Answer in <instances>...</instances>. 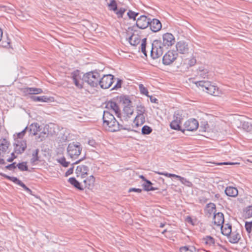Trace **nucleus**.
I'll list each match as a JSON object with an SVG mask.
<instances>
[{"instance_id": "nucleus-1", "label": "nucleus", "mask_w": 252, "mask_h": 252, "mask_svg": "<svg viewBox=\"0 0 252 252\" xmlns=\"http://www.w3.org/2000/svg\"><path fill=\"white\" fill-rule=\"evenodd\" d=\"M162 39L163 42L160 40H155L152 44L151 56L153 59L158 58L163 54L164 48L171 46L175 42L173 35L168 32L163 34Z\"/></svg>"}, {"instance_id": "nucleus-2", "label": "nucleus", "mask_w": 252, "mask_h": 252, "mask_svg": "<svg viewBox=\"0 0 252 252\" xmlns=\"http://www.w3.org/2000/svg\"><path fill=\"white\" fill-rule=\"evenodd\" d=\"M102 119L103 127L109 131L116 132L121 129L136 131L131 129L130 127L124 126L121 123L117 121L114 115L108 111H104Z\"/></svg>"}, {"instance_id": "nucleus-3", "label": "nucleus", "mask_w": 252, "mask_h": 252, "mask_svg": "<svg viewBox=\"0 0 252 252\" xmlns=\"http://www.w3.org/2000/svg\"><path fill=\"white\" fill-rule=\"evenodd\" d=\"M100 75L97 71H92L84 74L82 80L92 87H96L99 82Z\"/></svg>"}, {"instance_id": "nucleus-4", "label": "nucleus", "mask_w": 252, "mask_h": 252, "mask_svg": "<svg viewBox=\"0 0 252 252\" xmlns=\"http://www.w3.org/2000/svg\"><path fill=\"white\" fill-rule=\"evenodd\" d=\"M82 150V147L78 142L70 143L67 148L68 156L71 158H77L80 155Z\"/></svg>"}, {"instance_id": "nucleus-5", "label": "nucleus", "mask_w": 252, "mask_h": 252, "mask_svg": "<svg viewBox=\"0 0 252 252\" xmlns=\"http://www.w3.org/2000/svg\"><path fill=\"white\" fill-rule=\"evenodd\" d=\"M182 120V115L179 112H175L173 115V120L170 124L171 128L176 130L181 131L183 133H184V130H183L181 126Z\"/></svg>"}, {"instance_id": "nucleus-6", "label": "nucleus", "mask_w": 252, "mask_h": 252, "mask_svg": "<svg viewBox=\"0 0 252 252\" xmlns=\"http://www.w3.org/2000/svg\"><path fill=\"white\" fill-rule=\"evenodd\" d=\"M114 79L115 78L113 75L110 74L104 75L102 77L100 78L98 85L102 89H108L113 83Z\"/></svg>"}, {"instance_id": "nucleus-7", "label": "nucleus", "mask_w": 252, "mask_h": 252, "mask_svg": "<svg viewBox=\"0 0 252 252\" xmlns=\"http://www.w3.org/2000/svg\"><path fill=\"white\" fill-rule=\"evenodd\" d=\"M185 128L183 129L185 131H193L196 130L199 126L198 121L195 119H190L187 120L184 124Z\"/></svg>"}, {"instance_id": "nucleus-8", "label": "nucleus", "mask_w": 252, "mask_h": 252, "mask_svg": "<svg viewBox=\"0 0 252 252\" xmlns=\"http://www.w3.org/2000/svg\"><path fill=\"white\" fill-rule=\"evenodd\" d=\"M178 54L173 51H168L162 58V63L164 65L171 64L177 58Z\"/></svg>"}, {"instance_id": "nucleus-9", "label": "nucleus", "mask_w": 252, "mask_h": 252, "mask_svg": "<svg viewBox=\"0 0 252 252\" xmlns=\"http://www.w3.org/2000/svg\"><path fill=\"white\" fill-rule=\"evenodd\" d=\"M151 19L145 15H141L136 20V26L139 29L147 28L150 23Z\"/></svg>"}, {"instance_id": "nucleus-10", "label": "nucleus", "mask_w": 252, "mask_h": 252, "mask_svg": "<svg viewBox=\"0 0 252 252\" xmlns=\"http://www.w3.org/2000/svg\"><path fill=\"white\" fill-rule=\"evenodd\" d=\"M71 78L75 86L79 89L83 87V81L81 80V76L79 75L78 71H74L71 73Z\"/></svg>"}, {"instance_id": "nucleus-11", "label": "nucleus", "mask_w": 252, "mask_h": 252, "mask_svg": "<svg viewBox=\"0 0 252 252\" xmlns=\"http://www.w3.org/2000/svg\"><path fill=\"white\" fill-rule=\"evenodd\" d=\"M14 152L20 154L24 152L27 148V144L26 141L22 140H17V143L14 144Z\"/></svg>"}, {"instance_id": "nucleus-12", "label": "nucleus", "mask_w": 252, "mask_h": 252, "mask_svg": "<svg viewBox=\"0 0 252 252\" xmlns=\"http://www.w3.org/2000/svg\"><path fill=\"white\" fill-rule=\"evenodd\" d=\"M106 108L113 111L118 117H120L121 111L119 107L115 101L112 100L108 101L106 105Z\"/></svg>"}, {"instance_id": "nucleus-13", "label": "nucleus", "mask_w": 252, "mask_h": 252, "mask_svg": "<svg viewBox=\"0 0 252 252\" xmlns=\"http://www.w3.org/2000/svg\"><path fill=\"white\" fill-rule=\"evenodd\" d=\"M151 31L154 32H158L162 27L160 21L157 19H151L150 23L149 26Z\"/></svg>"}, {"instance_id": "nucleus-14", "label": "nucleus", "mask_w": 252, "mask_h": 252, "mask_svg": "<svg viewBox=\"0 0 252 252\" xmlns=\"http://www.w3.org/2000/svg\"><path fill=\"white\" fill-rule=\"evenodd\" d=\"M88 167L84 165H79L77 167L75 173L77 177L80 176L82 178H85L87 175Z\"/></svg>"}, {"instance_id": "nucleus-15", "label": "nucleus", "mask_w": 252, "mask_h": 252, "mask_svg": "<svg viewBox=\"0 0 252 252\" xmlns=\"http://www.w3.org/2000/svg\"><path fill=\"white\" fill-rule=\"evenodd\" d=\"M177 51L181 54H186L189 51L188 44L183 41H180L176 44Z\"/></svg>"}, {"instance_id": "nucleus-16", "label": "nucleus", "mask_w": 252, "mask_h": 252, "mask_svg": "<svg viewBox=\"0 0 252 252\" xmlns=\"http://www.w3.org/2000/svg\"><path fill=\"white\" fill-rule=\"evenodd\" d=\"M0 175L2 177L8 179V180L13 182L15 184L18 185L19 186H21L25 190H26V189H28V187L21 181L19 180L17 177H11L3 173H1Z\"/></svg>"}, {"instance_id": "nucleus-17", "label": "nucleus", "mask_w": 252, "mask_h": 252, "mask_svg": "<svg viewBox=\"0 0 252 252\" xmlns=\"http://www.w3.org/2000/svg\"><path fill=\"white\" fill-rule=\"evenodd\" d=\"M0 175L2 177L8 179V180L13 182L15 184L18 185L19 186H21L25 190H26V189H28V187L21 181L19 180L17 177H11L3 173H1Z\"/></svg>"}, {"instance_id": "nucleus-18", "label": "nucleus", "mask_w": 252, "mask_h": 252, "mask_svg": "<svg viewBox=\"0 0 252 252\" xmlns=\"http://www.w3.org/2000/svg\"><path fill=\"white\" fill-rule=\"evenodd\" d=\"M213 220L214 224L220 226L224 223L223 214L221 212L214 213Z\"/></svg>"}, {"instance_id": "nucleus-19", "label": "nucleus", "mask_w": 252, "mask_h": 252, "mask_svg": "<svg viewBox=\"0 0 252 252\" xmlns=\"http://www.w3.org/2000/svg\"><path fill=\"white\" fill-rule=\"evenodd\" d=\"M206 92L214 96H219L220 94L218 87L212 85L210 83L207 88Z\"/></svg>"}, {"instance_id": "nucleus-20", "label": "nucleus", "mask_w": 252, "mask_h": 252, "mask_svg": "<svg viewBox=\"0 0 252 252\" xmlns=\"http://www.w3.org/2000/svg\"><path fill=\"white\" fill-rule=\"evenodd\" d=\"M224 191L226 195L230 197H236L238 194L237 188L231 186L227 187Z\"/></svg>"}, {"instance_id": "nucleus-21", "label": "nucleus", "mask_w": 252, "mask_h": 252, "mask_svg": "<svg viewBox=\"0 0 252 252\" xmlns=\"http://www.w3.org/2000/svg\"><path fill=\"white\" fill-rule=\"evenodd\" d=\"M68 182L72 185L74 188L79 190H84L83 185H81L74 177L69 178Z\"/></svg>"}, {"instance_id": "nucleus-22", "label": "nucleus", "mask_w": 252, "mask_h": 252, "mask_svg": "<svg viewBox=\"0 0 252 252\" xmlns=\"http://www.w3.org/2000/svg\"><path fill=\"white\" fill-rule=\"evenodd\" d=\"M24 93L25 94H37L42 93V90L40 88H26L24 90Z\"/></svg>"}, {"instance_id": "nucleus-23", "label": "nucleus", "mask_w": 252, "mask_h": 252, "mask_svg": "<svg viewBox=\"0 0 252 252\" xmlns=\"http://www.w3.org/2000/svg\"><path fill=\"white\" fill-rule=\"evenodd\" d=\"M229 241L231 243L235 244L238 242L241 238L240 234L237 232H233L228 236Z\"/></svg>"}, {"instance_id": "nucleus-24", "label": "nucleus", "mask_w": 252, "mask_h": 252, "mask_svg": "<svg viewBox=\"0 0 252 252\" xmlns=\"http://www.w3.org/2000/svg\"><path fill=\"white\" fill-rule=\"evenodd\" d=\"M180 252H204L201 250H197L194 246H186L180 248Z\"/></svg>"}, {"instance_id": "nucleus-25", "label": "nucleus", "mask_w": 252, "mask_h": 252, "mask_svg": "<svg viewBox=\"0 0 252 252\" xmlns=\"http://www.w3.org/2000/svg\"><path fill=\"white\" fill-rule=\"evenodd\" d=\"M221 226V233L225 236H228L231 233V225L226 223L224 225L222 224Z\"/></svg>"}, {"instance_id": "nucleus-26", "label": "nucleus", "mask_w": 252, "mask_h": 252, "mask_svg": "<svg viewBox=\"0 0 252 252\" xmlns=\"http://www.w3.org/2000/svg\"><path fill=\"white\" fill-rule=\"evenodd\" d=\"M242 127L244 130L249 132L248 136L252 139V125L248 122H244L242 123Z\"/></svg>"}, {"instance_id": "nucleus-27", "label": "nucleus", "mask_w": 252, "mask_h": 252, "mask_svg": "<svg viewBox=\"0 0 252 252\" xmlns=\"http://www.w3.org/2000/svg\"><path fill=\"white\" fill-rule=\"evenodd\" d=\"M29 129L30 134L35 135L39 131L40 127L37 123H33L30 126Z\"/></svg>"}, {"instance_id": "nucleus-28", "label": "nucleus", "mask_w": 252, "mask_h": 252, "mask_svg": "<svg viewBox=\"0 0 252 252\" xmlns=\"http://www.w3.org/2000/svg\"><path fill=\"white\" fill-rule=\"evenodd\" d=\"M153 183L149 180H146L144 183L142 184L144 189L145 191H153L158 189V188H155L152 186Z\"/></svg>"}, {"instance_id": "nucleus-29", "label": "nucleus", "mask_w": 252, "mask_h": 252, "mask_svg": "<svg viewBox=\"0 0 252 252\" xmlns=\"http://www.w3.org/2000/svg\"><path fill=\"white\" fill-rule=\"evenodd\" d=\"M119 100L121 102L125 104V106H130L131 101L129 96L126 95H122L119 97Z\"/></svg>"}, {"instance_id": "nucleus-30", "label": "nucleus", "mask_w": 252, "mask_h": 252, "mask_svg": "<svg viewBox=\"0 0 252 252\" xmlns=\"http://www.w3.org/2000/svg\"><path fill=\"white\" fill-rule=\"evenodd\" d=\"M203 242L209 246H214L215 245L214 238L210 236H207L203 239Z\"/></svg>"}, {"instance_id": "nucleus-31", "label": "nucleus", "mask_w": 252, "mask_h": 252, "mask_svg": "<svg viewBox=\"0 0 252 252\" xmlns=\"http://www.w3.org/2000/svg\"><path fill=\"white\" fill-rule=\"evenodd\" d=\"M136 110L137 115L136 117L135 118V121H136V119L137 117H142L143 118V120L144 119V115L145 111V107L142 106V105H138L136 107Z\"/></svg>"}, {"instance_id": "nucleus-32", "label": "nucleus", "mask_w": 252, "mask_h": 252, "mask_svg": "<svg viewBox=\"0 0 252 252\" xmlns=\"http://www.w3.org/2000/svg\"><path fill=\"white\" fill-rule=\"evenodd\" d=\"M210 82L205 81H199L195 82L196 86L200 87L202 89L203 91H205L207 90V88L209 86Z\"/></svg>"}, {"instance_id": "nucleus-33", "label": "nucleus", "mask_w": 252, "mask_h": 252, "mask_svg": "<svg viewBox=\"0 0 252 252\" xmlns=\"http://www.w3.org/2000/svg\"><path fill=\"white\" fill-rule=\"evenodd\" d=\"M9 143L5 139L0 140V151L5 152L8 149Z\"/></svg>"}, {"instance_id": "nucleus-34", "label": "nucleus", "mask_w": 252, "mask_h": 252, "mask_svg": "<svg viewBox=\"0 0 252 252\" xmlns=\"http://www.w3.org/2000/svg\"><path fill=\"white\" fill-rule=\"evenodd\" d=\"M31 98L35 102H47L49 100V98L46 96H36L34 95H32L31 96Z\"/></svg>"}, {"instance_id": "nucleus-35", "label": "nucleus", "mask_w": 252, "mask_h": 252, "mask_svg": "<svg viewBox=\"0 0 252 252\" xmlns=\"http://www.w3.org/2000/svg\"><path fill=\"white\" fill-rule=\"evenodd\" d=\"M140 39L138 37H134L133 36H130L128 38L129 43L132 46H136L139 43Z\"/></svg>"}, {"instance_id": "nucleus-36", "label": "nucleus", "mask_w": 252, "mask_h": 252, "mask_svg": "<svg viewBox=\"0 0 252 252\" xmlns=\"http://www.w3.org/2000/svg\"><path fill=\"white\" fill-rule=\"evenodd\" d=\"M153 131L152 128L147 125L144 126L141 129V133L143 135H148Z\"/></svg>"}, {"instance_id": "nucleus-37", "label": "nucleus", "mask_w": 252, "mask_h": 252, "mask_svg": "<svg viewBox=\"0 0 252 252\" xmlns=\"http://www.w3.org/2000/svg\"><path fill=\"white\" fill-rule=\"evenodd\" d=\"M39 153V150L36 149L32 154V158L31 159V162L32 164H34L35 162L39 160V158L38 157V154Z\"/></svg>"}, {"instance_id": "nucleus-38", "label": "nucleus", "mask_w": 252, "mask_h": 252, "mask_svg": "<svg viewBox=\"0 0 252 252\" xmlns=\"http://www.w3.org/2000/svg\"><path fill=\"white\" fill-rule=\"evenodd\" d=\"M123 110L125 113L126 114L128 117H129L130 116L132 115L133 113V109H132L131 105L125 106Z\"/></svg>"}, {"instance_id": "nucleus-39", "label": "nucleus", "mask_w": 252, "mask_h": 252, "mask_svg": "<svg viewBox=\"0 0 252 252\" xmlns=\"http://www.w3.org/2000/svg\"><path fill=\"white\" fill-rule=\"evenodd\" d=\"M17 167L21 171L28 170V167L26 162H22L17 164Z\"/></svg>"}, {"instance_id": "nucleus-40", "label": "nucleus", "mask_w": 252, "mask_h": 252, "mask_svg": "<svg viewBox=\"0 0 252 252\" xmlns=\"http://www.w3.org/2000/svg\"><path fill=\"white\" fill-rule=\"evenodd\" d=\"M138 12H136L132 11L131 10H129L127 13V15L130 19H132L134 21L136 20V17L139 15Z\"/></svg>"}, {"instance_id": "nucleus-41", "label": "nucleus", "mask_w": 252, "mask_h": 252, "mask_svg": "<svg viewBox=\"0 0 252 252\" xmlns=\"http://www.w3.org/2000/svg\"><path fill=\"white\" fill-rule=\"evenodd\" d=\"M146 41L147 39L144 38L142 40V43L141 44V50L142 53L146 56H147L146 48Z\"/></svg>"}, {"instance_id": "nucleus-42", "label": "nucleus", "mask_w": 252, "mask_h": 252, "mask_svg": "<svg viewBox=\"0 0 252 252\" xmlns=\"http://www.w3.org/2000/svg\"><path fill=\"white\" fill-rule=\"evenodd\" d=\"M207 207L208 208V212L211 214L215 213V211L216 210V205L213 203H210L207 205Z\"/></svg>"}, {"instance_id": "nucleus-43", "label": "nucleus", "mask_w": 252, "mask_h": 252, "mask_svg": "<svg viewBox=\"0 0 252 252\" xmlns=\"http://www.w3.org/2000/svg\"><path fill=\"white\" fill-rule=\"evenodd\" d=\"M208 73V71L207 69L202 68V67L199 68L197 72L198 75L203 78H205L207 76Z\"/></svg>"}, {"instance_id": "nucleus-44", "label": "nucleus", "mask_w": 252, "mask_h": 252, "mask_svg": "<svg viewBox=\"0 0 252 252\" xmlns=\"http://www.w3.org/2000/svg\"><path fill=\"white\" fill-rule=\"evenodd\" d=\"M58 162L60 163L63 166L66 167L68 166L69 162L66 161L65 158L63 157L58 159Z\"/></svg>"}, {"instance_id": "nucleus-45", "label": "nucleus", "mask_w": 252, "mask_h": 252, "mask_svg": "<svg viewBox=\"0 0 252 252\" xmlns=\"http://www.w3.org/2000/svg\"><path fill=\"white\" fill-rule=\"evenodd\" d=\"M110 3L108 4V6L110 7V10L114 11L117 10V4L115 0H110Z\"/></svg>"}, {"instance_id": "nucleus-46", "label": "nucleus", "mask_w": 252, "mask_h": 252, "mask_svg": "<svg viewBox=\"0 0 252 252\" xmlns=\"http://www.w3.org/2000/svg\"><path fill=\"white\" fill-rule=\"evenodd\" d=\"M139 88L140 93L142 94H143L147 96H149V95H148L149 92H148L147 88L146 87H145L143 85L140 84L139 85Z\"/></svg>"}, {"instance_id": "nucleus-47", "label": "nucleus", "mask_w": 252, "mask_h": 252, "mask_svg": "<svg viewBox=\"0 0 252 252\" xmlns=\"http://www.w3.org/2000/svg\"><path fill=\"white\" fill-rule=\"evenodd\" d=\"M180 181L182 184L188 187H191L193 185L191 182L184 177H182Z\"/></svg>"}, {"instance_id": "nucleus-48", "label": "nucleus", "mask_w": 252, "mask_h": 252, "mask_svg": "<svg viewBox=\"0 0 252 252\" xmlns=\"http://www.w3.org/2000/svg\"><path fill=\"white\" fill-rule=\"evenodd\" d=\"M245 216L247 218L252 217V205L249 206L246 208Z\"/></svg>"}, {"instance_id": "nucleus-49", "label": "nucleus", "mask_w": 252, "mask_h": 252, "mask_svg": "<svg viewBox=\"0 0 252 252\" xmlns=\"http://www.w3.org/2000/svg\"><path fill=\"white\" fill-rule=\"evenodd\" d=\"M117 83L114 85L113 88L111 89L112 90H117L118 89H119L122 87V83H123L122 80L119 79V78H117Z\"/></svg>"}, {"instance_id": "nucleus-50", "label": "nucleus", "mask_w": 252, "mask_h": 252, "mask_svg": "<svg viewBox=\"0 0 252 252\" xmlns=\"http://www.w3.org/2000/svg\"><path fill=\"white\" fill-rule=\"evenodd\" d=\"M209 128V125L207 122H204L203 124H201L200 126V131L204 132L206 131Z\"/></svg>"}, {"instance_id": "nucleus-51", "label": "nucleus", "mask_w": 252, "mask_h": 252, "mask_svg": "<svg viewBox=\"0 0 252 252\" xmlns=\"http://www.w3.org/2000/svg\"><path fill=\"white\" fill-rule=\"evenodd\" d=\"M125 11L126 9L121 7L116 12V14L117 15L118 18H122Z\"/></svg>"}, {"instance_id": "nucleus-52", "label": "nucleus", "mask_w": 252, "mask_h": 252, "mask_svg": "<svg viewBox=\"0 0 252 252\" xmlns=\"http://www.w3.org/2000/svg\"><path fill=\"white\" fill-rule=\"evenodd\" d=\"M245 228L248 233H250L252 231V224L250 222L246 221L245 222Z\"/></svg>"}, {"instance_id": "nucleus-53", "label": "nucleus", "mask_w": 252, "mask_h": 252, "mask_svg": "<svg viewBox=\"0 0 252 252\" xmlns=\"http://www.w3.org/2000/svg\"><path fill=\"white\" fill-rule=\"evenodd\" d=\"M17 167V165H16V162H13L10 164L6 165L5 168L9 170H13Z\"/></svg>"}, {"instance_id": "nucleus-54", "label": "nucleus", "mask_w": 252, "mask_h": 252, "mask_svg": "<svg viewBox=\"0 0 252 252\" xmlns=\"http://www.w3.org/2000/svg\"><path fill=\"white\" fill-rule=\"evenodd\" d=\"M89 181V186H91L94 182L95 179L93 175L90 176L89 178L87 179Z\"/></svg>"}, {"instance_id": "nucleus-55", "label": "nucleus", "mask_w": 252, "mask_h": 252, "mask_svg": "<svg viewBox=\"0 0 252 252\" xmlns=\"http://www.w3.org/2000/svg\"><path fill=\"white\" fill-rule=\"evenodd\" d=\"M28 129V127H26L21 132L18 133L17 136L19 138H22L25 135L27 129Z\"/></svg>"}, {"instance_id": "nucleus-56", "label": "nucleus", "mask_w": 252, "mask_h": 252, "mask_svg": "<svg viewBox=\"0 0 252 252\" xmlns=\"http://www.w3.org/2000/svg\"><path fill=\"white\" fill-rule=\"evenodd\" d=\"M74 167L72 166L69 168L65 173V176L67 177L69 175L72 174L73 172Z\"/></svg>"}, {"instance_id": "nucleus-57", "label": "nucleus", "mask_w": 252, "mask_h": 252, "mask_svg": "<svg viewBox=\"0 0 252 252\" xmlns=\"http://www.w3.org/2000/svg\"><path fill=\"white\" fill-rule=\"evenodd\" d=\"M47 137V133L46 132H42L40 133L38 138L40 139L41 141H42L45 138Z\"/></svg>"}, {"instance_id": "nucleus-58", "label": "nucleus", "mask_w": 252, "mask_h": 252, "mask_svg": "<svg viewBox=\"0 0 252 252\" xmlns=\"http://www.w3.org/2000/svg\"><path fill=\"white\" fill-rule=\"evenodd\" d=\"M128 191L129 192L134 191V192H137L139 193L142 191V189H140L132 188H130L129 189Z\"/></svg>"}, {"instance_id": "nucleus-59", "label": "nucleus", "mask_w": 252, "mask_h": 252, "mask_svg": "<svg viewBox=\"0 0 252 252\" xmlns=\"http://www.w3.org/2000/svg\"><path fill=\"white\" fill-rule=\"evenodd\" d=\"M195 63H196V59L194 58H192L191 59H190L189 61V63H188V64L190 66L194 65Z\"/></svg>"}, {"instance_id": "nucleus-60", "label": "nucleus", "mask_w": 252, "mask_h": 252, "mask_svg": "<svg viewBox=\"0 0 252 252\" xmlns=\"http://www.w3.org/2000/svg\"><path fill=\"white\" fill-rule=\"evenodd\" d=\"M17 158L16 156H15L14 155V154L13 153H12L11 154V157L8 158L7 159V161L8 162H12L15 158Z\"/></svg>"}, {"instance_id": "nucleus-61", "label": "nucleus", "mask_w": 252, "mask_h": 252, "mask_svg": "<svg viewBox=\"0 0 252 252\" xmlns=\"http://www.w3.org/2000/svg\"><path fill=\"white\" fill-rule=\"evenodd\" d=\"M83 183H84V185H83L84 189L85 188H89L91 187V186H89V185H88L89 181H88V180L87 179H85L83 181Z\"/></svg>"}, {"instance_id": "nucleus-62", "label": "nucleus", "mask_w": 252, "mask_h": 252, "mask_svg": "<svg viewBox=\"0 0 252 252\" xmlns=\"http://www.w3.org/2000/svg\"><path fill=\"white\" fill-rule=\"evenodd\" d=\"M149 97H150V101L151 102L155 103H158V100L156 97H154L152 96H149Z\"/></svg>"}, {"instance_id": "nucleus-63", "label": "nucleus", "mask_w": 252, "mask_h": 252, "mask_svg": "<svg viewBox=\"0 0 252 252\" xmlns=\"http://www.w3.org/2000/svg\"><path fill=\"white\" fill-rule=\"evenodd\" d=\"M2 47H7L9 45L10 42L9 41H7V42H2Z\"/></svg>"}, {"instance_id": "nucleus-64", "label": "nucleus", "mask_w": 252, "mask_h": 252, "mask_svg": "<svg viewBox=\"0 0 252 252\" xmlns=\"http://www.w3.org/2000/svg\"><path fill=\"white\" fill-rule=\"evenodd\" d=\"M172 177L176 178L178 179L179 181H180V180L182 177L177 175H176V174H172Z\"/></svg>"}]
</instances>
